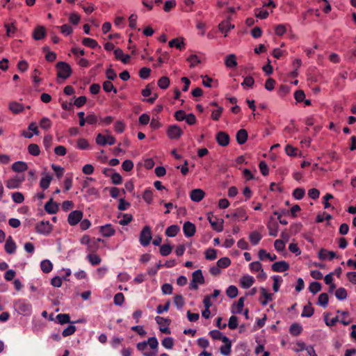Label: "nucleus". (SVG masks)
Wrapping results in <instances>:
<instances>
[{
  "label": "nucleus",
  "instance_id": "1",
  "mask_svg": "<svg viewBox=\"0 0 356 356\" xmlns=\"http://www.w3.org/2000/svg\"><path fill=\"white\" fill-rule=\"evenodd\" d=\"M15 310L21 315L31 316L32 314V305L26 299L20 298L16 300L13 303Z\"/></svg>",
  "mask_w": 356,
  "mask_h": 356
},
{
  "label": "nucleus",
  "instance_id": "2",
  "mask_svg": "<svg viewBox=\"0 0 356 356\" xmlns=\"http://www.w3.org/2000/svg\"><path fill=\"white\" fill-rule=\"evenodd\" d=\"M56 67L58 69V76L63 79L68 78L72 73V69L70 66L65 62H58L56 64Z\"/></svg>",
  "mask_w": 356,
  "mask_h": 356
},
{
  "label": "nucleus",
  "instance_id": "3",
  "mask_svg": "<svg viewBox=\"0 0 356 356\" xmlns=\"http://www.w3.org/2000/svg\"><path fill=\"white\" fill-rule=\"evenodd\" d=\"M35 229L37 233L47 236L52 231V225L49 221H40L35 225Z\"/></svg>",
  "mask_w": 356,
  "mask_h": 356
},
{
  "label": "nucleus",
  "instance_id": "4",
  "mask_svg": "<svg viewBox=\"0 0 356 356\" xmlns=\"http://www.w3.org/2000/svg\"><path fill=\"white\" fill-rule=\"evenodd\" d=\"M147 346H149L152 350L157 349L159 346L157 339L154 337H149L147 341H144L139 342L136 347L139 351H144L147 348Z\"/></svg>",
  "mask_w": 356,
  "mask_h": 356
},
{
  "label": "nucleus",
  "instance_id": "5",
  "mask_svg": "<svg viewBox=\"0 0 356 356\" xmlns=\"http://www.w3.org/2000/svg\"><path fill=\"white\" fill-rule=\"evenodd\" d=\"M152 239V232L149 226H145L141 231L140 234V243L145 247L147 246Z\"/></svg>",
  "mask_w": 356,
  "mask_h": 356
},
{
  "label": "nucleus",
  "instance_id": "6",
  "mask_svg": "<svg viewBox=\"0 0 356 356\" xmlns=\"http://www.w3.org/2000/svg\"><path fill=\"white\" fill-rule=\"evenodd\" d=\"M96 143L100 145H114L115 143V138L111 135L104 136L102 134H99L96 138Z\"/></svg>",
  "mask_w": 356,
  "mask_h": 356
},
{
  "label": "nucleus",
  "instance_id": "7",
  "mask_svg": "<svg viewBox=\"0 0 356 356\" xmlns=\"http://www.w3.org/2000/svg\"><path fill=\"white\" fill-rule=\"evenodd\" d=\"M208 220L211 224L212 228L216 232H220L223 230V220L218 219L216 217H213V215L208 216Z\"/></svg>",
  "mask_w": 356,
  "mask_h": 356
},
{
  "label": "nucleus",
  "instance_id": "8",
  "mask_svg": "<svg viewBox=\"0 0 356 356\" xmlns=\"http://www.w3.org/2000/svg\"><path fill=\"white\" fill-rule=\"evenodd\" d=\"M183 131L177 125H170L167 130L168 136L172 140L178 139L182 135Z\"/></svg>",
  "mask_w": 356,
  "mask_h": 356
},
{
  "label": "nucleus",
  "instance_id": "9",
  "mask_svg": "<svg viewBox=\"0 0 356 356\" xmlns=\"http://www.w3.org/2000/svg\"><path fill=\"white\" fill-rule=\"evenodd\" d=\"M24 181V176L16 175L13 178L7 180L6 186L10 189L17 188L20 186L21 184Z\"/></svg>",
  "mask_w": 356,
  "mask_h": 356
},
{
  "label": "nucleus",
  "instance_id": "10",
  "mask_svg": "<svg viewBox=\"0 0 356 356\" xmlns=\"http://www.w3.org/2000/svg\"><path fill=\"white\" fill-rule=\"evenodd\" d=\"M82 217V211L78 210L73 211L68 216V223L72 226L76 225L81 221Z\"/></svg>",
  "mask_w": 356,
  "mask_h": 356
},
{
  "label": "nucleus",
  "instance_id": "11",
  "mask_svg": "<svg viewBox=\"0 0 356 356\" xmlns=\"http://www.w3.org/2000/svg\"><path fill=\"white\" fill-rule=\"evenodd\" d=\"M46 35V29L43 26H37L33 31V38L35 40L44 39Z\"/></svg>",
  "mask_w": 356,
  "mask_h": 356
},
{
  "label": "nucleus",
  "instance_id": "12",
  "mask_svg": "<svg viewBox=\"0 0 356 356\" xmlns=\"http://www.w3.org/2000/svg\"><path fill=\"white\" fill-rule=\"evenodd\" d=\"M216 141L219 145L225 147L229 145V135L224 131H219L216 134Z\"/></svg>",
  "mask_w": 356,
  "mask_h": 356
},
{
  "label": "nucleus",
  "instance_id": "13",
  "mask_svg": "<svg viewBox=\"0 0 356 356\" xmlns=\"http://www.w3.org/2000/svg\"><path fill=\"white\" fill-rule=\"evenodd\" d=\"M183 231L186 237H191L195 233V225L193 223L187 221L184 224Z\"/></svg>",
  "mask_w": 356,
  "mask_h": 356
},
{
  "label": "nucleus",
  "instance_id": "14",
  "mask_svg": "<svg viewBox=\"0 0 356 356\" xmlns=\"http://www.w3.org/2000/svg\"><path fill=\"white\" fill-rule=\"evenodd\" d=\"M289 269V264L285 261H277L272 265V270L274 272H284Z\"/></svg>",
  "mask_w": 356,
  "mask_h": 356
},
{
  "label": "nucleus",
  "instance_id": "15",
  "mask_svg": "<svg viewBox=\"0 0 356 356\" xmlns=\"http://www.w3.org/2000/svg\"><path fill=\"white\" fill-rule=\"evenodd\" d=\"M99 232L104 237H110L115 234V230L111 224H106L99 227Z\"/></svg>",
  "mask_w": 356,
  "mask_h": 356
},
{
  "label": "nucleus",
  "instance_id": "16",
  "mask_svg": "<svg viewBox=\"0 0 356 356\" xmlns=\"http://www.w3.org/2000/svg\"><path fill=\"white\" fill-rule=\"evenodd\" d=\"M204 195L205 193L202 189L197 188L191 191L190 197L193 201L198 202L204 198Z\"/></svg>",
  "mask_w": 356,
  "mask_h": 356
},
{
  "label": "nucleus",
  "instance_id": "17",
  "mask_svg": "<svg viewBox=\"0 0 356 356\" xmlns=\"http://www.w3.org/2000/svg\"><path fill=\"white\" fill-rule=\"evenodd\" d=\"M9 109L13 113L18 114L24 111V106L17 102L13 101L9 103Z\"/></svg>",
  "mask_w": 356,
  "mask_h": 356
},
{
  "label": "nucleus",
  "instance_id": "18",
  "mask_svg": "<svg viewBox=\"0 0 356 356\" xmlns=\"http://www.w3.org/2000/svg\"><path fill=\"white\" fill-rule=\"evenodd\" d=\"M225 65L227 68L236 67L238 65L236 55L231 54L227 56L225 59Z\"/></svg>",
  "mask_w": 356,
  "mask_h": 356
},
{
  "label": "nucleus",
  "instance_id": "19",
  "mask_svg": "<svg viewBox=\"0 0 356 356\" xmlns=\"http://www.w3.org/2000/svg\"><path fill=\"white\" fill-rule=\"evenodd\" d=\"M226 217L227 218H231V217L236 218L242 219L243 220H247L248 218V216L246 215L245 211L242 208L236 209V211L233 213L227 214Z\"/></svg>",
  "mask_w": 356,
  "mask_h": 356
},
{
  "label": "nucleus",
  "instance_id": "20",
  "mask_svg": "<svg viewBox=\"0 0 356 356\" xmlns=\"http://www.w3.org/2000/svg\"><path fill=\"white\" fill-rule=\"evenodd\" d=\"M336 257L335 252L332 251H327L325 249H321L318 252V257L321 260L329 259L332 260Z\"/></svg>",
  "mask_w": 356,
  "mask_h": 356
},
{
  "label": "nucleus",
  "instance_id": "21",
  "mask_svg": "<svg viewBox=\"0 0 356 356\" xmlns=\"http://www.w3.org/2000/svg\"><path fill=\"white\" fill-rule=\"evenodd\" d=\"M236 137L237 143L243 145L247 141L248 137V131L245 129H241L237 131Z\"/></svg>",
  "mask_w": 356,
  "mask_h": 356
},
{
  "label": "nucleus",
  "instance_id": "22",
  "mask_svg": "<svg viewBox=\"0 0 356 356\" xmlns=\"http://www.w3.org/2000/svg\"><path fill=\"white\" fill-rule=\"evenodd\" d=\"M222 341L225 343V346L220 347V353L224 355H228L231 351V341L227 337L222 338Z\"/></svg>",
  "mask_w": 356,
  "mask_h": 356
},
{
  "label": "nucleus",
  "instance_id": "23",
  "mask_svg": "<svg viewBox=\"0 0 356 356\" xmlns=\"http://www.w3.org/2000/svg\"><path fill=\"white\" fill-rule=\"evenodd\" d=\"M45 211L50 214H54L58 211V205L50 200L44 205Z\"/></svg>",
  "mask_w": 356,
  "mask_h": 356
},
{
  "label": "nucleus",
  "instance_id": "24",
  "mask_svg": "<svg viewBox=\"0 0 356 356\" xmlns=\"http://www.w3.org/2000/svg\"><path fill=\"white\" fill-rule=\"evenodd\" d=\"M254 282V279L250 275H244L241 279V286L244 289L250 288Z\"/></svg>",
  "mask_w": 356,
  "mask_h": 356
},
{
  "label": "nucleus",
  "instance_id": "25",
  "mask_svg": "<svg viewBox=\"0 0 356 356\" xmlns=\"http://www.w3.org/2000/svg\"><path fill=\"white\" fill-rule=\"evenodd\" d=\"M16 250V244L11 236H9L5 244V250L8 254H13Z\"/></svg>",
  "mask_w": 356,
  "mask_h": 356
},
{
  "label": "nucleus",
  "instance_id": "26",
  "mask_svg": "<svg viewBox=\"0 0 356 356\" xmlns=\"http://www.w3.org/2000/svg\"><path fill=\"white\" fill-rule=\"evenodd\" d=\"M219 30L225 33V36L227 35V32L234 28V25L231 24L229 21H223L218 26Z\"/></svg>",
  "mask_w": 356,
  "mask_h": 356
},
{
  "label": "nucleus",
  "instance_id": "27",
  "mask_svg": "<svg viewBox=\"0 0 356 356\" xmlns=\"http://www.w3.org/2000/svg\"><path fill=\"white\" fill-rule=\"evenodd\" d=\"M261 296L264 298V299H261L260 302L263 305H267V303L269 301H271L273 300V294L268 293L266 289L261 287L260 289Z\"/></svg>",
  "mask_w": 356,
  "mask_h": 356
},
{
  "label": "nucleus",
  "instance_id": "28",
  "mask_svg": "<svg viewBox=\"0 0 356 356\" xmlns=\"http://www.w3.org/2000/svg\"><path fill=\"white\" fill-rule=\"evenodd\" d=\"M168 44L170 47H176L179 50L184 49L185 47V43L184 42L183 38H175L170 40Z\"/></svg>",
  "mask_w": 356,
  "mask_h": 356
},
{
  "label": "nucleus",
  "instance_id": "29",
  "mask_svg": "<svg viewBox=\"0 0 356 356\" xmlns=\"http://www.w3.org/2000/svg\"><path fill=\"white\" fill-rule=\"evenodd\" d=\"M28 168V165L25 162L23 161H17L14 163L12 165V169L13 171L17 172H22L26 170Z\"/></svg>",
  "mask_w": 356,
  "mask_h": 356
},
{
  "label": "nucleus",
  "instance_id": "30",
  "mask_svg": "<svg viewBox=\"0 0 356 356\" xmlns=\"http://www.w3.org/2000/svg\"><path fill=\"white\" fill-rule=\"evenodd\" d=\"M193 282H195L197 284H202L204 282V278L202 275V273L201 270H197L193 273Z\"/></svg>",
  "mask_w": 356,
  "mask_h": 356
},
{
  "label": "nucleus",
  "instance_id": "31",
  "mask_svg": "<svg viewBox=\"0 0 356 356\" xmlns=\"http://www.w3.org/2000/svg\"><path fill=\"white\" fill-rule=\"evenodd\" d=\"M259 258L260 260L264 261L266 259H268L270 261H274L277 259V256L275 254H270L268 253L265 250H260L258 254Z\"/></svg>",
  "mask_w": 356,
  "mask_h": 356
},
{
  "label": "nucleus",
  "instance_id": "32",
  "mask_svg": "<svg viewBox=\"0 0 356 356\" xmlns=\"http://www.w3.org/2000/svg\"><path fill=\"white\" fill-rule=\"evenodd\" d=\"M250 241L253 245H256L261 241L262 236L257 231L252 232L249 236Z\"/></svg>",
  "mask_w": 356,
  "mask_h": 356
},
{
  "label": "nucleus",
  "instance_id": "33",
  "mask_svg": "<svg viewBox=\"0 0 356 356\" xmlns=\"http://www.w3.org/2000/svg\"><path fill=\"white\" fill-rule=\"evenodd\" d=\"M187 62L190 63V67L193 68L201 63L200 57L197 54H191L187 59Z\"/></svg>",
  "mask_w": 356,
  "mask_h": 356
},
{
  "label": "nucleus",
  "instance_id": "34",
  "mask_svg": "<svg viewBox=\"0 0 356 356\" xmlns=\"http://www.w3.org/2000/svg\"><path fill=\"white\" fill-rule=\"evenodd\" d=\"M87 259L92 266L99 265L101 263V258L95 253H90L87 255Z\"/></svg>",
  "mask_w": 356,
  "mask_h": 356
},
{
  "label": "nucleus",
  "instance_id": "35",
  "mask_svg": "<svg viewBox=\"0 0 356 356\" xmlns=\"http://www.w3.org/2000/svg\"><path fill=\"white\" fill-rule=\"evenodd\" d=\"M40 268L44 273H49L53 268V264L49 260L45 259L40 263Z\"/></svg>",
  "mask_w": 356,
  "mask_h": 356
},
{
  "label": "nucleus",
  "instance_id": "36",
  "mask_svg": "<svg viewBox=\"0 0 356 356\" xmlns=\"http://www.w3.org/2000/svg\"><path fill=\"white\" fill-rule=\"evenodd\" d=\"M179 230L180 229L178 225H170L166 229L165 234L169 237H174L178 234Z\"/></svg>",
  "mask_w": 356,
  "mask_h": 356
},
{
  "label": "nucleus",
  "instance_id": "37",
  "mask_svg": "<svg viewBox=\"0 0 356 356\" xmlns=\"http://www.w3.org/2000/svg\"><path fill=\"white\" fill-rule=\"evenodd\" d=\"M302 331V326L298 323H293L289 329V332L293 336H298Z\"/></svg>",
  "mask_w": 356,
  "mask_h": 356
},
{
  "label": "nucleus",
  "instance_id": "38",
  "mask_svg": "<svg viewBox=\"0 0 356 356\" xmlns=\"http://www.w3.org/2000/svg\"><path fill=\"white\" fill-rule=\"evenodd\" d=\"M314 312V309L312 306V304L309 302L307 305H305L303 308V311L302 312V317H311Z\"/></svg>",
  "mask_w": 356,
  "mask_h": 356
},
{
  "label": "nucleus",
  "instance_id": "39",
  "mask_svg": "<svg viewBox=\"0 0 356 356\" xmlns=\"http://www.w3.org/2000/svg\"><path fill=\"white\" fill-rule=\"evenodd\" d=\"M287 26L290 27L289 24H278L275 26V33L278 36L283 35L287 30Z\"/></svg>",
  "mask_w": 356,
  "mask_h": 356
},
{
  "label": "nucleus",
  "instance_id": "40",
  "mask_svg": "<svg viewBox=\"0 0 356 356\" xmlns=\"http://www.w3.org/2000/svg\"><path fill=\"white\" fill-rule=\"evenodd\" d=\"M82 43L83 45L90 47L92 49H95L98 47L97 42L95 40L90 38H84L83 39Z\"/></svg>",
  "mask_w": 356,
  "mask_h": 356
},
{
  "label": "nucleus",
  "instance_id": "41",
  "mask_svg": "<svg viewBox=\"0 0 356 356\" xmlns=\"http://www.w3.org/2000/svg\"><path fill=\"white\" fill-rule=\"evenodd\" d=\"M29 153L33 156H38L40 153V147L38 145L32 143L28 147Z\"/></svg>",
  "mask_w": 356,
  "mask_h": 356
},
{
  "label": "nucleus",
  "instance_id": "42",
  "mask_svg": "<svg viewBox=\"0 0 356 356\" xmlns=\"http://www.w3.org/2000/svg\"><path fill=\"white\" fill-rule=\"evenodd\" d=\"M205 258L207 260H215L217 258L216 250L209 248L205 251Z\"/></svg>",
  "mask_w": 356,
  "mask_h": 356
},
{
  "label": "nucleus",
  "instance_id": "43",
  "mask_svg": "<svg viewBox=\"0 0 356 356\" xmlns=\"http://www.w3.org/2000/svg\"><path fill=\"white\" fill-rule=\"evenodd\" d=\"M329 298L326 293H323L319 295L318 304L323 307H326L328 303Z\"/></svg>",
  "mask_w": 356,
  "mask_h": 356
},
{
  "label": "nucleus",
  "instance_id": "44",
  "mask_svg": "<svg viewBox=\"0 0 356 356\" xmlns=\"http://www.w3.org/2000/svg\"><path fill=\"white\" fill-rule=\"evenodd\" d=\"M103 89L105 92H108L111 91H113L114 93H117L118 90L114 87L113 84L111 81H106L103 83Z\"/></svg>",
  "mask_w": 356,
  "mask_h": 356
},
{
  "label": "nucleus",
  "instance_id": "45",
  "mask_svg": "<svg viewBox=\"0 0 356 356\" xmlns=\"http://www.w3.org/2000/svg\"><path fill=\"white\" fill-rule=\"evenodd\" d=\"M244 306V298H240L232 309V313H241Z\"/></svg>",
  "mask_w": 356,
  "mask_h": 356
},
{
  "label": "nucleus",
  "instance_id": "46",
  "mask_svg": "<svg viewBox=\"0 0 356 356\" xmlns=\"http://www.w3.org/2000/svg\"><path fill=\"white\" fill-rule=\"evenodd\" d=\"M335 296L339 300H345L347 298V291L344 288L340 287L336 290Z\"/></svg>",
  "mask_w": 356,
  "mask_h": 356
},
{
  "label": "nucleus",
  "instance_id": "47",
  "mask_svg": "<svg viewBox=\"0 0 356 356\" xmlns=\"http://www.w3.org/2000/svg\"><path fill=\"white\" fill-rule=\"evenodd\" d=\"M51 181V177L49 175H46L44 177H42L40 180V187L44 190L48 188L50 185Z\"/></svg>",
  "mask_w": 356,
  "mask_h": 356
},
{
  "label": "nucleus",
  "instance_id": "48",
  "mask_svg": "<svg viewBox=\"0 0 356 356\" xmlns=\"http://www.w3.org/2000/svg\"><path fill=\"white\" fill-rule=\"evenodd\" d=\"M231 264V260L228 257H222L217 261V266L220 268H227Z\"/></svg>",
  "mask_w": 356,
  "mask_h": 356
},
{
  "label": "nucleus",
  "instance_id": "49",
  "mask_svg": "<svg viewBox=\"0 0 356 356\" xmlns=\"http://www.w3.org/2000/svg\"><path fill=\"white\" fill-rule=\"evenodd\" d=\"M99 248L98 241L95 239L91 240L89 245H87V251L90 253H95Z\"/></svg>",
  "mask_w": 356,
  "mask_h": 356
},
{
  "label": "nucleus",
  "instance_id": "50",
  "mask_svg": "<svg viewBox=\"0 0 356 356\" xmlns=\"http://www.w3.org/2000/svg\"><path fill=\"white\" fill-rule=\"evenodd\" d=\"M4 26H5L6 29V35L8 37L13 36L15 34V31L17 30V29L14 26L13 23H11V24L6 23L4 24Z\"/></svg>",
  "mask_w": 356,
  "mask_h": 356
},
{
  "label": "nucleus",
  "instance_id": "51",
  "mask_svg": "<svg viewBox=\"0 0 356 356\" xmlns=\"http://www.w3.org/2000/svg\"><path fill=\"white\" fill-rule=\"evenodd\" d=\"M305 195V191L302 188H297L293 192V196L296 200H301Z\"/></svg>",
  "mask_w": 356,
  "mask_h": 356
},
{
  "label": "nucleus",
  "instance_id": "52",
  "mask_svg": "<svg viewBox=\"0 0 356 356\" xmlns=\"http://www.w3.org/2000/svg\"><path fill=\"white\" fill-rule=\"evenodd\" d=\"M170 84V79L167 76H162L158 81V86L161 89H166Z\"/></svg>",
  "mask_w": 356,
  "mask_h": 356
},
{
  "label": "nucleus",
  "instance_id": "53",
  "mask_svg": "<svg viewBox=\"0 0 356 356\" xmlns=\"http://www.w3.org/2000/svg\"><path fill=\"white\" fill-rule=\"evenodd\" d=\"M172 250V247L168 244H164L160 248V253L162 256H168L169 255Z\"/></svg>",
  "mask_w": 356,
  "mask_h": 356
},
{
  "label": "nucleus",
  "instance_id": "54",
  "mask_svg": "<svg viewBox=\"0 0 356 356\" xmlns=\"http://www.w3.org/2000/svg\"><path fill=\"white\" fill-rule=\"evenodd\" d=\"M226 293L228 297L234 298L238 295V289L235 286H229L226 291Z\"/></svg>",
  "mask_w": 356,
  "mask_h": 356
},
{
  "label": "nucleus",
  "instance_id": "55",
  "mask_svg": "<svg viewBox=\"0 0 356 356\" xmlns=\"http://www.w3.org/2000/svg\"><path fill=\"white\" fill-rule=\"evenodd\" d=\"M268 229L269 231V235L272 236H276L278 233V225L277 223H270L268 225Z\"/></svg>",
  "mask_w": 356,
  "mask_h": 356
},
{
  "label": "nucleus",
  "instance_id": "56",
  "mask_svg": "<svg viewBox=\"0 0 356 356\" xmlns=\"http://www.w3.org/2000/svg\"><path fill=\"white\" fill-rule=\"evenodd\" d=\"M273 291L275 292H277L279 291V289H280V284L282 282V279L280 276L279 275H275L273 277Z\"/></svg>",
  "mask_w": 356,
  "mask_h": 356
},
{
  "label": "nucleus",
  "instance_id": "57",
  "mask_svg": "<svg viewBox=\"0 0 356 356\" xmlns=\"http://www.w3.org/2000/svg\"><path fill=\"white\" fill-rule=\"evenodd\" d=\"M309 290L311 293L315 294L321 290V284L319 282H312L309 286Z\"/></svg>",
  "mask_w": 356,
  "mask_h": 356
},
{
  "label": "nucleus",
  "instance_id": "58",
  "mask_svg": "<svg viewBox=\"0 0 356 356\" xmlns=\"http://www.w3.org/2000/svg\"><path fill=\"white\" fill-rule=\"evenodd\" d=\"M56 318L62 325L70 322V315L67 314H59L57 315Z\"/></svg>",
  "mask_w": 356,
  "mask_h": 356
},
{
  "label": "nucleus",
  "instance_id": "59",
  "mask_svg": "<svg viewBox=\"0 0 356 356\" xmlns=\"http://www.w3.org/2000/svg\"><path fill=\"white\" fill-rule=\"evenodd\" d=\"M63 186L65 191H69L72 186V175H67L64 182Z\"/></svg>",
  "mask_w": 356,
  "mask_h": 356
},
{
  "label": "nucleus",
  "instance_id": "60",
  "mask_svg": "<svg viewBox=\"0 0 356 356\" xmlns=\"http://www.w3.org/2000/svg\"><path fill=\"white\" fill-rule=\"evenodd\" d=\"M40 126L42 129L47 130L51 127V122L48 118H42L40 122Z\"/></svg>",
  "mask_w": 356,
  "mask_h": 356
},
{
  "label": "nucleus",
  "instance_id": "61",
  "mask_svg": "<svg viewBox=\"0 0 356 356\" xmlns=\"http://www.w3.org/2000/svg\"><path fill=\"white\" fill-rule=\"evenodd\" d=\"M12 199L15 203H22L24 200V195L20 192H15L12 194Z\"/></svg>",
  "mask_w": 356,
  "mask_h": 356
},
{
  "label": "nucleus",
  "instance_id": "62",
  "mask_svg": "<svg viewBox=\"0 0 356 356\" xmlns=\"http://www.w3.org/2000/svg\"><path fill=\"white\" fill-rule=\"evenodd\" d=\"M51 168L54 171L56 177L60 179L64 174L65 169L59 165L52 164Z\"/></svg>",
  "mask_w": 356,
  "mask_h": 356
},
{
  "label": "nucleus",
  "instance_id": "63",
  "mask_svg": "<svg viewBox=\"0 0 356 356\" xmlns=\"http://www.w3.org/2000/svg\"><path fill=\"white\" fill-rule=\"evenodd\" d=\"M161 343L165 348L171 349L174 346V340L171 337H165L162 340Z\"/></svg>",
  "mask_w": 356,
  "mask_h": 356
},
{
  "label": "nucleus",
  "instance_id": "64",
  "mask_svg": "<svg viewBox=\"0 0 356 356\" xmlns=\"http://www.w3.org/2000/svg\"><path fill=\"white\" fill-rule=\"evenodd\" d=\"M174 303L178 309L182 308L184 305V299L181 295H176L174 297Z\"/></svg>",
  "mask_w": 356,
  "mask_h": 356
}]
</instances>
